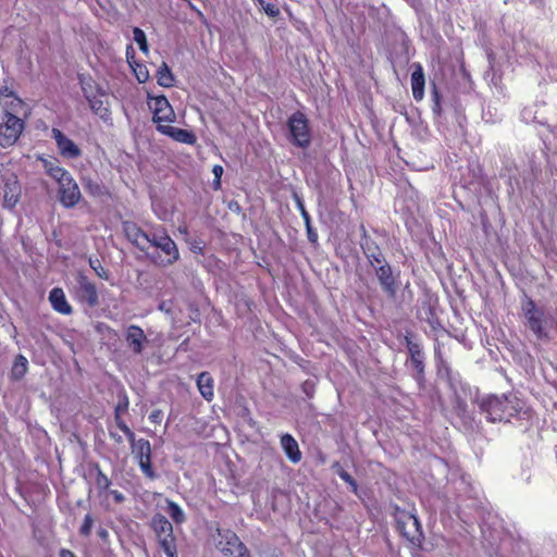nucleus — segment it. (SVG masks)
Segmentation results:
<instances>
[{
	"label": "nucleus",
	"mask_w": 557,
	"mask_h": 557,
	"mask_svg": "<svg viewBox=\"0 0 557 557\" xmlns=\"http://www.w3.org/2000/svg\"><path fill=\"white\" fill-rule=\"evenodd\" d=\"M60 557H76L70 549L62 548L60 550Z\"/></svg>",
	"instance_id": "3c124183"
},
{
	"label": "nucleus",
	"mask_w": 557,
	"mask_h": 557,
	"mask_svg": "<svg viewBox=\"0 0 557 557\" xmlns=\"http://www.w3.org/2000/svg\"><path fill=\"white\" fill-rule=\"evenodd\" d=\"M396 525L399 532L411 543L420 542L422 537L421 524L418 518L409 512L399 511L396 515Z\"/></svg>",
	"instance_id": "1a4fd4ad"
},
{
	"label": "nucleus",
	"mask_w": 557,
	"mask_h": 557,
	"mask_svg": "<svg viewBox=\"0 0 557 557\" xmlns=\"http://www.w3.org/2000/svg\"><path fill=\"white\" fill-rule=\"evenodd\" d=\"M432 101H433V112L436 114H440L442 111L441 96H440V92L435 85L433 86V90H432Z\"/></svg>",
	"instance_id": "ea45409f"
},
{
	"label": "nucleus",
	"mask_w": 557,
	"mask_h": 557,
	"mask_svg": "<svg viewBox=\"0 0 557 557\" xmlns=\"http://www.w3.org/2000/svg\"><path fill=\"white\" fill-rule=\"evenodd\" d=\"M157 129L161 134L166 135L178 143L188 144V145H193L196 143V136L194 135V133H191L187 129L174 127L170 124L158 125Z\"/></svg>",
	"instance_id": "a211bd4d"
},
{
	"label": "nucleus",
	"mask_w": 557,
	"mask_h": 557,
	"mask_svg": "<svg viewBox=\"0 0 557 557\" xmlns=\"http://www.w3.org/2000/svg\"><path fill=\"white\" fill-rule=\"evenodd\" d=\"M135 75L139 83H145L149 78V73L146 66L144 65H137L136 69H134Z\"/></svg>",
	"instance_id": "a19ab883"
},
{
	"label": "nucleus",
	"mask_w": 557,
	"mask_h": 557,
	"mask_svg": "<svg viewBox=\"0 0 557 557\" xmlns=\"http://www.w3.org/2000/svg\"><path fill=\"white\" fill-rule=\"evenodd\" d=\"M2 108V115L5 114H17L21 112L22 108L24 107V102L22 99H20L16 95L11 96V98H8V100L2 101L0 103Z\"/></svg>",
	"instance_id": "c756f323"
},
{
	"label": "nucleus",
	"mask_w": 557,
	"mask_h": 557,
	"mask_svg": "<svg viewBox=\"0 0 557 557\" xmlns=\"http://www.w3.org/2000/svg\"><path fill=\"white\" fill-rule=\"evenodd\" d=\"M413 71L411 73V89L412 96L416 101H421L424 97L425 77L423 67L420 63L412 64Z\"/></svg>",
	"instance_id": "6ab92c4d"
},
{
	"label": "nucleus",
	"mask_w": 557,
	"mask_h": 557,
	"mask_svg": "<svg viewBox=\"0 0 557 557\" xmlns=\"http://www.w3.org/2000/svg\"><path fill=\"white\" fill-rule=\"evenodd\" d=\"M90 267L96 271V273L103 278H108V274L104 269L100 265L99 261L94 262L90 260Z\"/></svg>",
	"instance_id": "c03bdc74"
},
{
	"label": "nucleus",
	"mask_w": 557,
	"mask_h": 557,
	"mask_svg": "<svg viewBox=\"0 0 557 557\" xmlns=\"http://www.w3.org/2000/svg\"><path fill=\"white\" fill-rule=\"evenodd\" d=\"M360 247L372 267L385 261L380 247L372 239L360 242Z\"/></svg>",
	"instance_id": "412c9836"
},
{
	"label": "nucleus",
	"mask_w": 557,
	"mask_h": 557,
	"mask_svg": "<svg viewBox=\"0 0 557 557\" xmlns=\"http://www.w3.org/2000/svg\"><path fill=\"white\" fill-rule=\"evenodd\" d=\"M125 342L135 355H140L149 343L144 330L136 324L126 327Z\"/></svg>",
	"instance_id": "4468645a"
},
{
	"label": "nucleus",
	"mask_w": 557,
	"mask_h": 557,
	"mask_svg": "<svg viewBox=\"0 0 557 557\" xmlns=\"http://www.w3.org/2000/svg\"><path fill=\"white\" fill-rule=\"evenodd\" d=\"M406 346L410 355V361L416 370V380L421 382L424 375V354L419 343L413 342L409 336L405 337Z\"/></svg>",
	"instance_id": "dca6fc26"
},
{
	"label": "nucleus",
	"mask_w": 557,
	"mask_h": 557,
	"mask_svg": "<svg viewBox=\"0 0 557 557\" xmlns=\"http://www.w3.org/2000/svg\"><path fill=\"white\" fill-rule=\"evenodd\" d=\"M162 417H163V413L161 410L157 409V410H153L150 414H149V420L152 422V423H161L162 421Z\"/></svg>",
	"instance_id": "49530a36"
},
{
	"label": "nucleus",
	"mask_w": 557,
	"mask_h": 557,
	"mask_svg": "<svg viewBox=\"0 0 557 557\" xmlns=\"http://www.w3.org/2000/svg\"><path fill=\"white\" fill-rule=\"evenodd\" d=\"M301 389L308 398H312L315 392V384L313 381L307 380L302 383Z\"/></svg>",
	"instance_id": "79ce46f5"
},
{
	"label": "nucleus",
	"mask_w": 557,
	"mask_h": 557,
	"mask_svg": "<svg viewBox=\"0 0 557 557\" xmlns=\"http://www.w3.org/2000/svg\"><path fill=\"white\" fill-rule=\"evenodd\" d=\"M360 232H361V239L360 242H364L366 239H371L370 236L367 233V230L364 225H360Z\"/></svg>",
	"instance_id": "8fccbe9b"
},
{
	"label": "nucleus",
	"mask_w": 557,
	"mask_h": 557,
	"mask_svg": "<svg viewBox=\"0 0 557 557\" xmlns=\"http://www.w3.org/2000/svg\"><path fill=\"white\" fill-rule=\"evenodd\" d=\"M129 50H133L132 46H128V48H127V51H126L127 55L129 54Z\"/></svg>",
	"instance_id": "5fc2aeb1"
},
{
	"label": "nucleus",
	"mask_w": 557,
	"mask_h": 557,
	"mask_svg": "<svg viewBox=\"0 0 557 557\" xmlns=\"http://www.w3.org/2000/svg\"><path fill=\"white\" fill-rule=\"evenodd\" d=\"M59 199L65 208H73L81 201L82 194L73 177L59 185Z\"/></svg>",
	"instance_id": "ddd939ff"
},
{
	"label": "nucleus",
	"mask_w": 557,
	"mask_h": 557,
	"mask_svg": "<svg viewBox=\"0 0 557 557\" xmlns=\"http://www.w3.org/2000/svg\"><path fill=\"white\" fill-rule=\"evenodd\" d=\"M522 311L525 319V324L533 332L537 339H549V334L545 327L547 321L545 313L542 309L537 308L535 302L528 298L522 305Z\"/></svg>",
	"instance_id": "7ed1b4c3"
},
{
	"label": "nucleus",
	"mask_w": 557,
	"mask_h": 557,
	"mask_svg": "<svg viewBox=\"0 0 557 557\" xmlns=\"http://www.w3.org/2000/svg\"><path fill=\"white\" fill-rule=\"evenodd\" d=\"M89 107L94 113L99 115L102 120L107 121L110 116V110L104 101L99 97H90L86 95Z\"/></svg>",
	"instance_id": "cd10ccee"
},
{
	"label": "nucleus",
	"mask_w": 557,
	"mask_h": 557,
	"mask_svg": "<svg viewBox=\"0 0 557 557\" xmlns=\"http://www.w3.org/2000/svg\"><path fill=\"white\" fill-rule=\"evenodd\" d=\"M134 40L138 45L140 51H143L145 54H148L149 48L148 42L146 38V34L143 29L135 27L133 29Z\"/></svg>",
	"instance_id": "f704fd0d"
},
{
	"label": "nucleus",
	"mask_w": 557,
	"mask_h": 557,
	"mask_svg": "<svg viewBox=\"0 0 557 557\" xmlns=\"http://www.w3.org/2000/svg\"><path fill=\"white\" fill-rule=\"evenodd\" d=\"M110 495H112L114 502L117 504H121L125 500V496L123 495V493H121L117 490L110 491Z\"/></svg>",
	"instance_id": "de8ad7c7"
},
{
	"label": "nucleus",
	"mask_w": 557,
	"mask_h": 557,
	"mask_svg": "<svg viewBox=\"0 0 557 557\" xmlns=\"http://www.w3.org/2000/svg\"><path fill=\"white\" fill-rule=\"evenodd\" d=\"M73 295L79 302L86 304L90 308L99 304L96 285L82 272H78L75 276Z\"/></svg>",
	"instance_id": "0eeeda50"
},
{
	"label": "nucleus",
	"mask_w": 557,
	"mask_h": 557,
	"mask_svg": "<svg viewBox=\"0 0 557 557\" xmlns=\"http://www.w3.org/2000/svg\"><path fill=\"white\" fill-rule=\"evenodd\" d=\"M49 301L52 308L62 314H71L73 309L65 298V294L62 288L54 287L49 294Z\"/></svg>",
	"instance_id": "aec40b11"
},
{
	"label": "nucleus",
	"mask_w": 557,
	"mask_h": 557,
	"mask_svg": "<svg viewBox=\"0 0 557 557\" xmlns=\"http://www.w3.org/2000/svg\"><path fill=\"white\" fill-rule=\"evenodd\" d=\"M149 107L153 112V122L158 125L170 124L175 121V113L164 96L151 98Z\"/></svg>",
	"instance_id": "9b49d317"
},
{
	"label": "nucleus",
	"mask_w": 557,
	"mask_h": 557,
	"mask_svg": "<svg viewBox=\"0 0 557 557\" xmlns=\"http://www.w3.org/2000/svg\"><path fill=\"white\" fill-rule=\"evenodd\" d=\"M4 206L7 208H13L20 199V187L16 181L7 182L4 184Z\"/></svg>",
	"instance_id": "a878e982"
},
{
	"label": "nucleus",
	"mask_w": 557,
	"mask_h": 557,
	"mask_svg": "<svg viewBox=\"0 0 557 557\" xmlns=\"http://www.w3.org/2000/svg\"><path fill=\"white\" fill-rule=\"evenodd\" d=\"M157 81L162 87H171L174 84V75L165 62H162L157 71Z\"/></svg>",
	"instance_id": "7c9ffc66"
},
{
	"label": "nucleus",
	"mask_w": 557,
	"mask_h": 557,
	"mask_svg": "<svg viewBox=\"0 0 557 557\" xmlns=\"http://www.w3.org/2000/svg\"><path fill=\"white\" fill-rule=\"evenodd\" d=\"M46 172L59 184H63L72 177L69 171L52 162H45Z\"/></svg>",
	"instance_id": "bb28decb"
},
{
	"label": "nucleus",
	"mask_w": 557,
	"mask_h": 557,
	"mask_svg": "<svg viewBox=\"0 0 557 557\" xmlns=\"http://www.w3.org/2000/svg\"><path fill=\"white\" fill-rule=\"evenodd\" d=\"M338 475H339V478L343 481H345L346 483H348L350 485L351 491L354 493L357 492V490H358L357 482L355 481V479L347 471L342 469V470L338 471Z\"/></svg>",
	"instance_id": "58836bf2"
},
{
	"label": "nucleus",
	"mask_w": 557,
	"mask_h": 557,
	"mask_svg": "<svg viewBox=\"0 0 557 557\" xmlns=\"http://www.w3.org/2000/svg\"><path fill=\"white\" fill-rule=\"evenodd\" d=\"M51 136L55 140L59 153L66 159H76L82 156L79 147L59 128H52Z\"/></svg>",
	"instance_id": "f8f14e48"
},
{
	"label": "nucleus",
	"mask_w": 557,
	"mask_h": 557,
	"mask_svg": "<svg viewBox=\"0 0 557 557\" xmlns=\"http://www.w3.org/2000/svg\"><path fill=\"white\" fill-rule=\"evenodd\" d=\"M97 534L100 539L104 541L109 537V532L104 528H99Z\"/></svg>",
	"instance_id": "09e8293b"
},
{
	"label": "nucleus",
	"mask_w": 557,
	"mask_h": 557,
	"mask_svg": "<svg viewBox=\"0 0 557 557\" xmlns=\"http://www.w3.org/2000/svg\"><path fill=\"white\" fill-rule=\"evenodd\" d=\"M293 198L295 200L297 209L300 211V214L304 219V222L306 225V231H307V237L310 243L315 244L318 242V234L311 225V218L305 208L302 198L296 193H294Z\"/></svg>",
	"instance_id": "5701e85b"
},
{
	"label": "nucleus",
	"mask_w": 557,
	"mask_h": 557,
	"mask_svg": "<svg viewBox=\"0 0 557 557\" xmlns=\"http://www.w3.org/2000/svg\"><path fill=\"white\" fill-rule=\"evenodd\" d=\"M128 405L129 401L127 395L125 393L120 394L119 401L114 409V421L116 425L119 424V422H124V420L122 419V414L128 410Z\"/></svg>",
	"instance_id": "473e14b6"
},
{
	"label": "nucleus",
	"mask_w": 557,
	"mask_h": 557,
	"mask_svg": "<svg viewBox=\"0 0 557 557\" xmlns=\"http://www.w3.org/2000/svg\"><path fill=\"white\" fill-rule=\"evenodd\" d=\"M166 504V512L170 515V517L174 520V522L182 523L185 520V515L182 508L172 500H168Z\"/></svg>",
	"instance_id": "72a5a7b5"
},
{
	"label": "nucleus",
	"mask_w": 557,
	"mask_h": 557,
	"mask_svg": "<svg viewBox=\"0 0 557 557\" xmlns=\"http://www.w3.org/2000/svg\"><path fill=\"white\" fill-rule=\"evenodd\" d=\"M197 387L200 395L207 400L211 401L214 396L213 379L209 372H201L197 377Z\"/></svg>",
	"instance_id": "b1692460"
},
{
	"label": "nucleus",
	"mask_w": 557,
	"mask_h": 557,
	"mask_svg": "<svg viewBox=\"0 0 557 557\" xmlns=\"http://www.w3.org/2000/svg\"><path fill=\"white\" fill-rule=\"evenodd\" d=\"M94 522L95 520L90 513L85 515L83 523L79 528V534L82 536L88 537L91 533Z\"/></svg>",
	"instance_id": "c9c22d12"
},
{
	"label": "nucleus",
	"mask_w": 557,
	"mask_h": 557,
	"mask_svg": "<svg viewBox=\"0 0 557 557\" xmlns=\"http://www.w3.org/2000/svg\"><path fill=\"white\" fill-rule=\"evenodd\" d=\"M380 285L384 293L389 297H395L397 292V286L395 283V278L393 276L392 268L387 262H382L381 264H375L373 267Z\"/></svg>",
	"instance_id": "2eb2a0df"
},
{
	"label": "nucleus",
	"mask_w": 557,
	"mask_h": 557,
	"mask_svg": "<svg viewBox=\"0 0 557 557\" xmlns=\"http://www.w3.org/2000/svg\"><path fill=\"white\" fill-rule=\"evenodd\" d=\"M212 173L214 175L213 186L218 189L221 185V176L223 174V168L221 165H214L212 169Z\"/></svg>",
	"instance_id": "37998d69"
},
{
	"label": "nucleus",
	"mask_w": 557,
	"mask_h": 557,
	"mask_svg": "<svg viewBox=\"0 0 557 557\" xmlns=\"http://www.w3.org/2000/svg\"><path fill=\"white\" fill-rule=\"evenodd\" d=\"M94 471H95L94 480H95V484H96V487L99 491V493L102 494L104 492H108L109 487L111 485V480L102 472V470L100 469V467L98 465H96L94 467Z\"/></svg>",
	"instance_id": "2f4dec72"
},
{
	"label": "nucleus",
	"mask_w": 557,
	"mask_h": 557,
	"mask_svg": "<svg viewBox=\"0 0 557 557\" xmlns=\"http://www.w3.org/2000/svg\"><path fill=\"white\" fill-rule=\"evenodd\" d=\"M523 403L515 395L488 396L480 403V409L491 422H509L518 417Z\"/></svg>",
	"instance_id": "f257e3e1"
},
{
	"label": "nucleus",
	"mask_w": 557,
	"mask_h": 557,
	"mask_svg": "<svg viewBox=\"0 0 557 557\" xmlns=\"http://www.w3.org/2000/svg\"><path fill=\"white\" fill-rule=\"evenodd\" d=\"M132 453L134 454L141 472L149 479H156L157 474L151 466L150 442L145 438L138 440L137 443H134Z\"/></svg>",
	"instance_id": "9d476101"
},
{
	"label": "nucleus",
	"mask_w": 557,
	"mask_h": 557,
	"mask_svg": "<svg viewBox=\"0 0 557 557\" xmlns=\"http://www.w3.org/2000/svg\"><path fill=\"white\" fill-rule=\"evenodd\" d=\"M556 327H557V323H556Z\"/></svg>",
	"instance_id": "6e6d98bb"
},
{
	"label": "nucleus",
	"mask_w": 557,
	"mask_h": 557,
	"mask_svg": "<svg viewBox=\"0 0 557 557\" xmlns=\"http://www.w3.org/2000/svg\"><path fill=\"white\" fill-rule=\"evenodd\" d=\"M82 184L84 189L92 197L101 198L108 195L107 188L98 180L90 176H82Z\"/></svg>",
	"instance_id": "393cba45"
},
{
	"label": "nucleus",
	"mask_w": 557,
	"mask_h": 557,
	"mask_svg": "<svg viewBox=\"0 0 557 557\" xmlns=\"http://www.w3.org/2000/svg\"><path fill=\"white\" fill-rule=\"evenodd\" d=\"M28 369V361L23 355L16 356L12 366L10 376L14 381H18L24 377Z\"/></svg>",
	"instance_id": "c85d7f7f"
},
{
	"label": "nucleus",
	"mask_w": 557,
	"mask_h": 557,
	"mask_svg": "<svg viewBox=\"0 0 557 557\" xmlns=\"http://www.w3.org/2000/svg\"><path fill=\"white\" fill-rule=\"evenodd\" d=\"M151 528L165 555L168 557H176L175 537L171 522L163 515L156 513L151 519Z\"/></svg>",
	"instance_id": "f03ea898"
},
{
	"label": "nucleus",
	"mask_w": 557,
	"mask_h": 557,
	"mask_svg": "<svg viewBox=\"0 0 557 557\" xmlns=\"http://www.w3.org/2000/svg\"><path fill=\"white\" fill-rule=\"evenodd\" d=\"M25 129V122L15 114L2 115L0 123V147H12Z\"/></svg>",
	"instance_id": "39448f33"
},
{
	"label": "nucleus",
	"mask_w": 557,
	"mask_h": 557,
	"mask_svg": "<svg viewBox=\"0 0 557 557\" xmlns=\"http://www.w3.org/2000/svg\"><path fill=\"white\" fill-rule=\"evenodd\" d=\"M149 246L159 248L165 255V258L161 260L164 265L172 264L180 258L175 242L164 232H153L150 236Z\"/></svg>",
	"instance_id": "6e6552de"
},
{
	"label": "nucleus",
	"mask_w": 557,
	"mask_h": 557,
	"mask_svg": "<svg viewBox=\"0 0 557 557\" xmlns=\"http://www.w3.org/2000/svg\"><path fill=\"white\" fill-rule=\"evenodd\" d=\"M216 548L226 557H250L246 545L231 530L218 529Z\"/></svg>",
	"instance_id": "20e7f679"
},
{
	"label": "nucleus",
	"mask_w": 557,
	"mask_h": 557,
	"mask_svg": "<svg viewBox=\"0 0 557 557\" xmlns=\"http://www.w3.org/2000/svg\"><path fill=\"white\" fill-rule=\"evenodd\" d=\"M281 446H282L285 455L292 462L297 463L300 461L301 453L299 450L298 443L290 434L282 435Z\"/></svg>",
	"instance_id": "4be33fe9"
},
{
	"label": "nucleus",
	"mask_w": 557,
	"mask_h": 557,
	"mask_svg": "<svg viewBox=\"0 0 557 557\" xmlns=\"http://www.w3.org/2000/svg\"><path fill=\"white\" fill-rule=\"evenodd\" d=\"M159 309L161 311H164V312H170V307L168 306V304L165 301H162L160 305H159Z\"/></svg>",
	"instance_id": "603ef678"
},
{
	"label": "nucleus",
	"mask_w": 557,
	"mask_h": 557,
	"mask_svg": "<svg viewBox=\"0 0 557 557\" xmlns=\"http://www.w3.org/2000/svg\"><path fill=\"white\" fill-rule=\"evenodd\" d=\"M124 231L127 239L141 251H146L149 247L151 234L145 233L134 223H125Z\"/></svg>",
	"instance_id": "f3484780"
},
{
	"label": "nucleus",
	"mask_w": 557,
	"mask_h": 557,
	"mask_svg": "<svg viewBox=\"0 0 557 557\" xmlns=\"http://www.w3.org/2000/svg\"><path fill=\"white\" fill-rule=\"evenodd\" d=\"M110 436L116 442V443H122V437L115 433H110Z\"/></svg>",
	"instance_id": "864d4df0"
},
{
	"label": "nucleus",
	"mask_w": 557,
	"mask_h": 557,
	"mask_svg": "<svg viewBox=\"0 0 557 557\" xmlns=\"http://www.w3.org/2000/svg\"><path fill=\"white\" fill-rule=\"evenodd\" d=\"M14 91H12L9 87L4 86L0 88V103L2 101L8 100V98H11V96H14Z\"/></svg>",
	"instance_id": "a18cd8bd"
},
{
	"label": "nucleus",
	"mask_w": 557,
	"mask_h": 557,
	"mask_svg": "<svg viewBox=\"0 0 557 557\" xmlns=\"http://www.w3.org/2000/svg\"><path fill=\"white\" fill-rule=\"evenodd\" d=\"M260 8L271 17L280 14L278 8L274 3L265 2L264 0H256Z\"/></svg>",
	"instance_id": "e433bc0d"
},
{
	"label": "nucleus",
	"mask_w": 557,
	"mask_h": 557,
	"mask_svg": "<svg viewBox=\"0 0 557 557\" xmlns=\"http://www.w3.org/2000/svg\"><path fill=\"white\" fill-rule=\"evenodd\" d=\"M127 437L131 443V448H134V443H137L138 440L135 438V433L127 426L125 422H119L116 425Z\"/></svg>",
	"instance_id": "4c0bfd02"
},
{
	"label": "nucleus",
	"mask_w": 557,
	"mask_h": 557,
	"mask_svg": "<svg viewBox=\"0 0 557 557\" xmlns=\"http://www.w3.org/2000/svg\"><path fill=\"white\" fill-rule=\"evenodd\" d=\"M288 131L293 143L300 147L307 148L311 143V134L309 129L308 119L302 112L293 113L287 122Z\"/></svg>",
	"instance_id": "423d86ee"
}]
</instances>
